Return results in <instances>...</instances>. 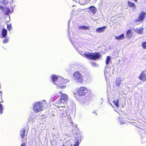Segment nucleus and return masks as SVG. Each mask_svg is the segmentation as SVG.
<instances>
[{
	"mask_svg": "<svg viewBox=\"0 0 146 146\" xmlns=\"http://www.w3.org/2000/svg\"><path fill=\"white\" fill-rule=\"evenodd\" d=\"M92 99V96L90 93H89L86 97V100H91Z\"/></svg>",
	"mask_w": 146,
	"mask_h": 146,
	"instance_id": "a211bd4d",
	"label": "nucleus"
},
{
	"mask_svg": "<svg viewBox=\"0 0 146 146\" xmlns=\"http://www.w3.org/2000/svg\"><path fill=\"white\" fill-rule=\"evenodd\" d=\"M114 70L113 69H112V70L110 69L109 70V68H106L105 70L104 71V74L106 78V77L108 76V75H109L110 76H111V73H110V72H112V74H113Z\"/></svg>",
	"mask_w": 146,
	"mask_h": 146,
	"instance_id": "6e6552de",
	"label": "nucleus"
},
{
	"mask_svg": "<svg viewBox=\"0 0 146 146\" xmlns=\"http://www.w3.org/2000/svg\"><path fill=\"white\" fill-rule=\"evenodd\" d=\"M114 38L115 39L118 40H123L124 38V35L123 34H122L119 36H115Z\"/></svg>",
	"mask_w": 146,
	"mask_h": 146,
	"instance_id": "2eb2a0df",
	"label": "nucleus"
},
{
	"mask_svg": "<svg viewBox=\"0 0 146 146\" xmlns=\"http://www.w3.org/2000/svg\"><path fill=\"white\" fill-rule=\"evenodd\" d=\"M119 99H117L116 100H114L113 101V103H114L115 105L117 107H118L119 106Z\"/></svg>",
	"mask_w": 146,
	"mask_h": 146,
	"instance_id": "6ab92c4d",
	"label": "nucleus"
},
{
	"mask_svg": "<svg viewBox=\"0 0 146 146\" xmlns=\"http://www.w3.org/2000/svg\"><path fill=\"white\" fill-rule=\"evenodd\" d=\"M146 17V12L141 11L138 14V17L135 20L136 22H140L143 21L145 17Z\"/></svg>",
	"mask_w": 146,
	"mask_h": 146,
	"instance_id": "423d86ee",
	"label": "nucleus"
},
{
	"mask_svg": "<svg viewBox=\"0 0 146 146\" xmlns=\"http://www.w3.org/2000/svg\"><path fill=\"white\" fill-rule=\"evenodd\" d=\"M68 34H69V32H68Z\"/></svg>",
	"mask_w": 146,
	"mask_h": 146,
	"instance_id": "4c0bfd02",
	"label": "nucleus"
},
{
	"mask_svg": "<svg viewBox=\"0 0 146 146\" xmlns=\"http://www.w3.org/2000/svg\"><path fill=\"white\" fill-rule=\"evenodd\" d=\"M60 94H61V98L59 99V100L57 101V102H59L60 103H61L64 104H66L67 102V101L68 100V97L67 95L65 94H62V91H60L59 92Z\"/></svg>",
	"mask_w": 146,
	"mask_h": 146,
	"instance_id": "39448f33",
	"label": "nucleus"
},
{
	"mask_svg": "<svg viewBox=\"0 0 146 146\" xmlns=\"http://www.w3.org/2000/svg\"><path fill=\"white\" fill-rule=\"evenodd\" d=\"M26 143H23L22 144L21 146H26Z\"/></svg>",
	"mask_w": 146,
	"mask_h": 146,
	"instance_id": "c756f323",
	"label": "nucleus"
},
{
	"mask_svg": "<svg viewBox=\"0 0 146 146\" xmlns=\"http://www.w3.org/2000/svg\"><path fill=\"white\" fill-rule=\"evenodd\" d=\"M96 65V64L95 63H94L92 65Z\"/></svg>",
	"mask_w": 146,
	"mask_h": 146,
	"instance_id": "72a5a7b5",
	"label": "nucleus"
},
{
	"mask_svg": "<svg viewBox=\"0 0 146 146\" xmlns=\"http://www.w3.org/2000/svg\"><path fill=\"white\" fill-rule=\"evenodd\" d=\"M58 87H59V86H58ZM65 86H61L60 87V88L62 89L63 88H65Z\"/></svg>",
	"mask_w": 146,
	"mask_h": 146,
	"instance_id": "2f4dec72",
	"label": "nucleus"
},
{
	"mask_svg": "<svg viewBox=\"0 0 146 146\" xmlns=\"http://www.w3.org/2000/svg\"><path fill=\"white\" fill-rule=\"evenodd\" d=\"M119 120L120 121V123L121 124V125L123 124V123H124V122H123L124 121H123V118H119Z\"/></svg>",
	"mask_w": 146,
	"mask_h": 146,
	"instance_id": "bb28decb",
	"label": "nucleus"
},
{
	"mask_svg": "<svg viewBox=\"0 0 146 146\" xmlns=\"http://www.w3.org/2000/svg\"><path fill=\"white\" fill-rule=\"evenodd\" d=\"M83 56L88 59L96 60L100 58V54L99 52L90 53L86 52L84 53V56Z\"/></svg>",
	"mask_w": 146,
	"mask_h": 146,
	"instance_id": "7ed1b4c3",
	"label": "nucleus"
},
{
	"mask_svg": "<svg viewBox=\"0 0 146 146\" xmlns=\"http://www.w3.org/2000/svg\"><path fill=\"white\" fill-rule=\"evenodd\" d=\"M10 11H11L9 9L6 8V11H5V14L6 15H8Z\"/></svg>",
	"mask_w": 146,
	"mask_h": 146,
	"instance_id": "b1692460",
	"label": "nucleus"
},
{
	"mask_svg": "<svg viewBox=\"0 0 146 146\" xmlns=\"http://www.w3.org/2000/svg\"><path fill=\"white\" fill-rule=\"evenodd\" d=\"M126 35L127 37L131 38L133 34L131 30H128L127 31Z\"/></svg>",
	"mask_w": 146,
	"mask_h": 146,
	"instance_id": "dca6fc26",
	"label": "nucleus"
},
{
	"mask_svg": "<svg viewBox=\"0 0 146 146\" xmlns=\"http://www.w3.org/2000/svg\"><path fill=\"white\" fill-rule=\"evenodd\" d=\"M7 34V31L5 28H3L2 30L1 33V38H5L6 37Z\"/></svg>",
	"mask_w": 146,
	"mask_h": 146,
	"instance_id": "f8f14e48",
	"label": "nucleus"
},
{
	"mask_svg": "<svg viewBox=\"0 0 146 146\" xmlns=\"http://www.w3.org/2000/svg\"><path fill=\"white\" fill-rule=\"evenodd\" d=\"M60 106V107H63V108H64L65 107V105H64V106Z\"/></svg>",
	"mask_w": 146,
	"mask_h": 146,
	"instance_id": "473e14b6",
	"label": "nucleus"
},
{
	"mask_svg": "<svg viewBox=\"0 0 146 146\" xmlns=\"http://www.w3.org/2000/svg\"><path fill=\"white\" fill-rule=\"evenodd\" d=\"M52 79L53 84L57 85H59L69 82L68 79L64 80V79L63 77L55 75H53L52 76Z\"/></svg>",
	"mask_w": 146,
	"mask_h": 146,
	"instance_id": "f257e3e1",
	"label": "nucleus"
},
{
	"mask_svg": "<svg viewBox=\"0 0 146 146\" xmlns=\"http://www.w3.org/2000/svg\"><path fill=\"white\" fill-rule=\"evenodd\" d=\"M0 9L3 11V12L5 13V11H6V8H5L4 7L0 6Z\"/></svg>",
	"mask_w": 146,
	"mask_h": 146,
	"instance_id": "4be33fe9",
	"label": "nucleus"
},
{
	"mask_svg": "<svg viewBox=\"0 0 146 146\" xmlns=\"http://www.w3.org/2000/svg\"><path fill=\"white\" fill-rule=\"evenodd\" d=\"M139 79L143 82L146 80V71H144L140 74L138 77Z\"/></svg>",
	"mask_w": 146,
	"mask_h": 146,
	"instance_id": "1a4fd4ad",
	"label": "nucleus"
},
{
	"mask_svg": "<svg viewBox=\"0 0 146 146\" xmlns=\"http://www.w3.org/2000/svg\"><path fill=\"white\" fill-rule=\"evenodd\" d=\"M2 107H3V106H2V105L1 104H0V111L1 114L2 113Z\"/></svg>",
	"mask_w": 146,
	"mask_h": 146,
	"instance_id": "cd10ccee",
	"label": "nucleus"
},
{
	"mask_svg": "<svg viewBox=\"0 0 146 146\" xmlns=\"http://www.w3.org/2000/svg\"><path fill=\"white\" fill-rule=\"evenodd\" d=\"M79 29H81L89 30V27L84 26H82L79 27Z\"/></svg>",
	"mask_w": 146,
	"mask_h": 146,
	"instance_id": "aec40b11",
	"label": "nucleus"
},
{
	"mask_svg": "<svg viewBox=\"0 0 146 146\" xmlns=\"http://www.w3.org/2000/svg\"><path fill=\"white\" fill-rule=\"evenodd\" d=\"M25 129L24 128L22 129L20 131V134L21 136V138H22V139L25 138Z\"/></svg>",
	"mask_w": 146,
	"mask_h": 146,
	"instance_id": "ddd939ff",
	"label": "nucleus"
},
{
	"mask_svg": "<svg viewBox=\"0 0 146 146\" xmlns=\"http://www.w3.org/2000/svg\"><path fill=\"white\" fill-rule=\"evenodd\" d=\"M128 5L130 7L133 8L134 9H135L136 8L135 4L130 2H128Z\"/></svg>",
	"mask_w": 146,
	"mask_h": 146,
	"instance_id": "f3484780",
	"label": "nucleus"
},
{
	"mask_svg": "<svg viewBox=\"0 0 146 146\" xmlns=\"http://www.w3.org/2000/svg\"><path fill=\"white\" fill-rule=\"evenodd\" d=\"M8 2V1H7V0H5L4 1V3L5 4H7V3Z\"/></svg>",
	"mask_w": 146,
	"mask_h": 146,
	"instance_id": "7c9ffc66",
	"label": "nucleus"
},
{
	"mask_svg": "<svg viewBox=\"0 0 146 146\" xmlns=\"http://www.w3.org/2000/svg\"><path fill=\"white\" fill-rule=\"evenodd\" d=\"M111 60V58L110 56H107L106 61V64H108Z\"/></svg>",
	"mask_w": 146,
	"mask_h": 146,
	"instance_id": "412c9836",
	"label": "nucleus"
},
{
	"mask_svg": "<svg viewBox=\"0 0 146 146\" xmlns=\"http://www.w3.org/2000/svg\"><path fill=\"white\" fill-rule=\"evenodd\" d=\"M7 29L9 31H11V30L12 29V26L11 24H9L7 25Z\"/></svg>",
	"mask_w": 146,
	"mask_h": 146,
	"instance_id": "393cba45",
	"label": "nucleus"
},
{
	"mask_svg": "<svg viewBox=\"0 0 146 146\" xmlns=\"http://www.w3.org/2000/svg\"><path fill=\"white\" fill-rule=\"evenodd\" d=\"M88 9H89V10L88 11V12H91L93 14H95L97 11V9L94 6H90Z\"/></svg>",
	"mask_w": 146,
	"mask_h": 146,
	"instance_id": "9d476101",
	"label": "nucleus"
},
{
	"mask_svg": "<svg viewBox=\"0 0 146 146\" xmlns=\"http://www.w3.org/2000/svg\"><path fill=\"white\" fill-rule=\"evenodd\" d=\"M106 28V27L104 26L102 27L98 28L96 29V32L97 33L102 32Z\"/></svg>",
	"mask_w": 146,
	"mask_h": 146,
	"instance_id": "9b49d317",
	"label": "nucleus"
},
{
	"mask_svg": "<svg viewBox=\"0 0 146 146\" xmlns=\"http://www.w3.org/2000/svg\"><path fill=\"white\" fill-rule=\"evenodd\" d=\"M73 77L76 83L81 84L83 82V77L79 72H75L73 74Z\"/></svg>",
	"mask_w": 146,
	"mask_h": 146,
	"instance_id": "20e7f679",
	"label": "nucleus"
},
{
	"mask_svg": "<svg viewBox=\"0 0 146 146\" xmlns=\"http://www.w3.org/2000/svg\"><path fill=\"white\" fill-rule=\"evenodd\" d=\"M45 100H44L42 101V102H38L34 104L33 107V110L36 113H38L42 109L44 105H46Z\"/></svg>",
	"mask_w": 146,
	"mask_h": 146,
	"instance_id": "f03ea898",
	"label": "nucleus"
},
{
	"mask_svg": "<svg viewBox=\"0 0 146 146\" xmlns=\"http://www.w3.org/2000/svg\"><path fill=\"white\" fill-rule=\"evenodd\" d=\"M137 0H134V1H135V2H137Z\"/></svg>",
	"mask_w": 146,
	"mask_h": 146,
	"instance_id": "c9c22d12",
	"label": "nucleus"
},
{
	"mask_svg": "<svg viewBox=\"0 0 146 146\" xmlns=\"http://www.w3.org/2000/svg\"><path fill=\"white\" fill-rule=\"evenodd\" d=\"M143 28H140L134 29V30L138 34H142L143 33Z\"/></svg>",
	"mask_w": 146,
	"mask_h": 146,
	"instance_id": "4468645a",
	"label": "nucleus"
},
{
	"mask_svg": "<svg viewBox=\"0 0 146 146\" xmlns=\"http://www.w3.org/2000/svg\"><path fill=\"white\" fill-rule=\"evenodd\" d=\"M70 23V22L69 21L68 23V26L69 25V24Z\"/></svg>",
	"mask_w": 146,
	"mask_h": 146,
	"instance_id": "e433bc0d",
	"label": "nucleus"
},
{
	"mask_svg": "<svg viewBox=\"0 0 146 146\" xmlns=\"http://www.w3.org/2000/svg\"><path fill=\"white\" fill-rule=\"evenodd\" d=\"M62 115L64 116V117H65V116L64 115V113L62 114Z\"/></svg>",
	"mask_w": 146,
	"mask_h": 146,
	"instance_id": "f704fd0d",
	"label": "nucleus"
},
{
	"mask_svg": "<svg viewBox=\"0 0 146 146\" xmlns=\"http://www.w3.org/2000/svg\"><path fill=\"white\" fill-rule=\"evenodd\" d=\"M88 92L86 88L82 87H80L77 91V93L79 96H84Z\"/></svg>",
	"mask_w": 146,
	"mask_h": 146,
	"instance_id": "0eeeda50",
	"label": "nucleus"
},
{
	"mask_svg": "<svg viewBox=\"0 0 146 146\" xmlns=\"http://www.w3.org/2000/svg\"><path fill=\"white\" fill-rule=\"evenodd\" d=\"M9 42V39L7 38L3 39V43H6Z\"/></svg>",
	"mask_w": 146,
	"mask_h": 146,
	"instance_id": "a878e982",
	"label": "nucleus"
},
{
	"mask_svg": "<svg viewBox=\"0 0 146 146\" xmlns=\"http://www.w3.org/2000/svg\"><path fill=\"white\" fill-rule=\"evenodd\" d=\"M120 83H121V81H120V82H116V84L117 85H118V86H119V85H120Z\"/></svg>",
	"mask_w": 146,
	"mask_h": 146,
	"instance_id": "c85d7f7f",
	"label": "nucleus"
},
{
	"mask_svg": "<svg viewBox=\"0 0 146 146\" xmlns=\"http://www.w3.org/2000/svg\"><path fill=\"white\" fill-rule=\"evenodd\" d=\"M141 45L143 48L146 49V42H142Z\"/></svg>",
	"mask_w": 146,
	"mask_h": 146,
	"instance_id": "5701e85b",
	"label": "nucleus"
}]
</instances>
